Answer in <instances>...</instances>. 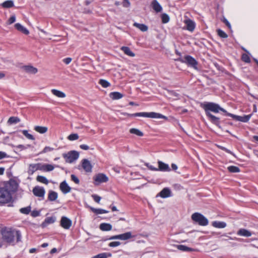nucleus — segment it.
<instances>
[{
	"mask_svg": "<svg viewBox=\"0 0 258 258\" xmlns=\"http://www.w3.org/2000/svg\"><path fill=\"white\" fill-rule=\"evenodd\" d=\"M18 186L16 180L10 179L4 186L0 187V204L10 203L12 200V194L17 190Z\"/></svg>",
	"mask_w": 258,
	"mask_h": 258,
	"instance_id": "1",
	"label": "nucleus"
},
{
	"mask_svg": "<svg viewBox=\"0 0 258 258\" xmlns=\"http://www.w3.org/2000/svg\"><path fill=\"white\" fill-rule=\"evenodd\" d=\"M203 108L207 116L209 118L211 121L217 125L219 124V118L212 114L210 111H212L215 113H218L219 111L227 113L226 110L221 107L218 104L213 102L207 103L204 104Z\"/></svg>",
	"mask_w": 258,
	"mask_h": 258,
	"instance_id": "2",
	"label": "nucleus"
},
{
	"mask_svg": "<svg viewBox=\"0 0 258 258\" xmlns=\"http://www.w3.org/2000/svg\"><path fill=\"white\" fill-rule=\"evenodd\" d=\"M2 237L4 241L9 243L14 242L15 237H17V241L21 240V233L19 231L12 228H4L2 230Z\"/></svg>",
	"mask_w": 258,
	"mask_h": 258,
	"instance_id": "3",
	"label": "nucleus"
},
{
	"mask_svg": "<svg viewBox=\"0 0 258 258\" xmlns=\"http://www.w3.org/2000/svg\"><path fill=\"white\" fill-rule=\"evenodd\" d=\"M122 114L124 115H126L129 117L132 116H142L145 117H149V118H165L166 119L167 117L161 114L155 113L153 112H139L136 113L134 114H129L127 113H122Z\"/></svg>",
	"mask_w": 258,
	"mask_h": 258,
	"instance_id": "4",
	"label": "nucleus"
},
{
	"mask_svg": "<svg viewBox=\"0 0 258 258\" xmlns=\"http://www.w3.org/2000/svg\"><path fill=\"white\" fill-rule=\"evenodd\" d=\"M191 219L201 226H206L209 223L208 220L202 214L199 213H194L191 215Z\"/></svg>",
	"mask_w": 258,
	"mask_h": 258,
	"instance_id": "5",
	"label": "nucleus"
},
{
	"mask_svg": "<svg viewBox=\"0 0 258 258\" xmlns=\"http://www.w3.org/2000/svg\"><path fill=\"white\" fill-rule=\"evenodd\" d=\"M62 156L67 162L71 163L79 158V153L76 151H71L67 153L63 154Z\"/></svg>",
	"mask_w": 258,
	"mask_h": 258,
	"instance_id": "6",
	"label": "nucleus"
},
{
	"mask_svg": "<svg viewBox=\"0 0 258 258\" xmlns=\"http://www.w3.org/2000/svg\"><path fill=\"white\" fill-rule=\"evenodd\" d=\"M182 62L185 63L188 66L192 67L196 70L198 69L197 61L194 57H191L190 55L185 56L183 59Z\"/></svg>",
	"mask_w": 258,
	"mask_h": 258,
	"instance_id": "7",
	"label": "nucleus"
},
{
	"mask_svg": "<svg viewBox=\"0 0 258 258\" xmlns=\"http://www.w3.org/2000/svg\"><path fill=\"white\" fill-rule=\"evenodd\" d=\"M132 237V233L131 232H127L123 234L114 235L110 237L109 239H120V240H127Z\"/></svg>",
	"mask_w": 258,
	"mask_h": 258,
	"instance_id": "8",
	"label": "nucleus"
},
{
	"mask_svg": "<svg viewBox=\"0 0 258 258\" xmlns=\"http://www.w3.org/2000/svg\"><path fill=\"white\" fill-rule=\"evenodd\" d=\"M60 226L65 229H69L72 224V221L65 216H62L60 221Z\"/></svg>",
	"mask_w": 258,
	"mask_h": 258,
	"instance_id": "9",
	"label": "nucleus"
},
{
	"mask_svg": "<svg viewBox=\"0 0 258 258\" xmlns=\"http://www.w3.org/2000/svg\"><path fill=\"white\" fill-rule=\"evenodd\" d=\"M227 115L229 116H231L233 117L234 119H236L237 120L243 122H247L249 119L250 118L251 116V114L247 115H244L243 116H237L235 115H233L232 114L227 113Z\"/></svg>",
	"mask_w": 258,
	"mask_h": 258,
	"instance_id": "10",
	"label": "nucleus"
},
{
	"mask_svg": "<svg viewBox=\"0 0 258 258\" xmlns=\"http://www.w3.org/2000/svg\"><path fill=\"white\" fill-rule=\"evenodd\" d=\"M33 193L36 197L43 198L45 194V190L42 187L35 186L33 189Z\"/></svg>",
	"mask_w": 258,
	"mask_h": 258,
	"instance_id": "11",
	"label": "nucleus"
},
{
	"mask_svg": "<svg viewBox=\"0 0 258 258\" xmlns=\"http://www.w3.org/2000/svg\"><path fill=\"white\" fill-rule=\"evenodd\" d=\"M82 166L85 171L91 172L92 171V166L88 160L86 159H83L82 161Z\"/></svg>",
	"mask_w": 258,
	"mask_h": 258,
	"instance_id": "12",
	"label": "nucleus"
},
{
	"mask_svg": "<svg viewBox=\"0 0 258 258\" xmlns=\"http://www.w3.org/2000/svg\"><path fill=\"white\" fill-rule=\"evenodd\" d=\"M22 69L27 73L35 74L37 73L38 70L32 66H24Z\"/></svg>",
	"mask_w": 258,
	"mask_h": 258,
	"instance_id": "13",
	"label": "nucleus"
},
{
	"mask_svg": "<svg viewBox=\"0 0 258 258\" xmlns=\"http://www.w3.org/2000/svg\"><path fill=\"white\" fill-rule=\"evenodd\" d=\"M162 198H166L171 196V190L168 187L164 188L157 195Z\"/></svg>",
	"mask_w": 258,
	"mask_h": 258,
	"instance_id": "14",
	"label": "nucleus"
},
{
	"mask_svg": "<svg viewBox=\"0 0 258 258\" xmlns=\"http://www.w3.org/2000/svg\"><path fill=\"white\" fill-rule=\"evenodd\" d=\"M59 188L61 191L64 194L70 192L71 190V188L68 185L65 180L60 184Z\"/></svg>",
	"mask_w": 258,
	"mask_h": 258,
	"instance_id": "15",
	"label": "nucleus"
},
{
	"mask_svg": "<svg viewBox=\"0 0 258 258\" xmlns=\"http://www.w3.org/2000/svg\"><path fill=\"white\" fill-rule=\"evenodd\" d=\"M95 182L98 183L105 182L108 181V177L104 174H98L94 178Z\"/></svg>",
	"mask_w": 258,
	"mask_h": 258,
	"instance_id": "16",
	"label": "nucleus"
},
{
	"mask_svg": "<svg viewBox=\"0 0 258 258\" xmlns=\"http://www.w3.org/2000/svg\"><path fill=\"white\" fill-rule=\"evenodd\" d=\"M41 168L42 164L41 163L30 164L29 166V172H31V174H33L37 170H41Z\"/></svg>",
	"mask_w": 258,
	"mask_h": 258,
	"instance_id": "17",
	"label": "nucleus"
},
{
	"mask_svg": "<svg viewBox=\"0 0 258 258\" xmlns=\"http://www.w3.org/2000/svg\"><path fill=\"white\" fill-rule=\"evenodd\" d=\"M237 234L238 235L246 237H250L252 235V233L250 231L244 228L240 229L237 231Z\"/></svg>",
	"mask_w": 258,
	"mask_h": 258,
	"instance_id": "18",
	"label": "nucleus"
},
{
	"mask_svg": "<svg viewBox=\"0 0 258 258\" xmlns=\"http://www.w3.org/2000/svg\"><path fill=\"white\" fill-rule=\"evenodd\" d=\"M158 167H159V168H158V170H160L162 171H170V168L168 164H165L160 161H159L158 162Z\"/></svg>",
	"mask_w": 258,
	"mask_h": 258,
	"instance_id": "19",
	"label": "nucleus"
},
{
	"mask_svg": "<svg viewBox=\"0 0 258 258\" xmlns=\"http://www.w3.org/2000/svg\"><path fill=\"white\" fill-rule=\"evenodd\" d=\"M186 26V29L189 31H193L195 28V23L191 20L188 19L184 21Z\"/></svg>",
	"mask_w": 258,
	"mask_h": 258,
	"instance_id": "20",
	"label": "nucleus"
},
{
	"mask_svg": "<svg viewBox=\"0 0 258 258\" xmlns=\"http://www.w3.org/2000/svg\"><path fill=\"white\" fill-rule=\"evenodd\" d=\"M15 27L17 30H18L19 31L22 32L24 34L26 35H28L29 33V31L28 30H27L25 27L23 26L20 23H16L15 25Z\"/></svg>",
	"mask_w": 258,
	"mask_h": 258,
	"instance_id": "21",
	"label": "nucleus"
},
{
	"mask_svg": "<svg viewBox=\"0 0 258 258\" xmlns=\"http://www.w3.org/2000/svg\"><path fill=\"white\" fill-rule=\"evenodd\" d=\"M153 9L157 13L162 11V7L156 0H154L152 3Z\"/></svg>",
	"mask_w": 258,
	"mask_h": 258,
	"instance_id": "22",
	"label": "nucleus"
},
{
	"mask_svg": "<svg viewBox=\"0 0 258 258\" xmlns=\"http://www.w3.org/2000/svg\"><path fill=\"white\" fill-rule=\"evenodd\" d=\"M123 95L118 92H111L109 94V97L113 100H117L121 98Z\"/></svg>",
	"mask_w": 258,
	"mask_h": 258,
	"instance_id": "23",
	"label": "nucleus"
},
{
	"mask_svg": "<svg viewBox=\"0 0 258 258\" xmlns=\"http://www.w3.org/2000/svg\"><path fill=\"white\" fill-rule=\"evenodd\" d=\"M100 229L102 231H110L112 229V226L108 223H101L99 226Z\"/></svg>",
	"mask_w": 258,
	"mask_h": 258,
	"instance_id": "24",
	"label": "nucleus"
},
{
	"mask_svg": "<svg viewBox=\"0 0 258 258\" xmlns=\"http://www.w3.org/2000/svg\"><path fill=\"white\" fill-rule=\"evenodd\" d=\"M34 130L40 133V134H44L46 133L48 131V128L46 126H35L34 127Z\"/></svg>",
	"mask_w": 258,
	"mask_h": 258,
	"instance_id": "25",
	"label": "nucleus"
},
{
	"mask_svg": "<svg viewBox=\"0 0 258 258\" xmlns=\"http://www.w3.org/2000/svg\"><path fill=\"white\" fill-rule=\"evenodd\" d=\"M55 221V218L53 217L46 218L44 221L42 223V225L43 227L46 226L49 224L53 223Z\"/></svg>",
	"mask_w": 258,
	"mask_h": 258,
	"instance_id": "26",
	"label": "nucleus"
},
{
	"mask_svg": "<svg viewBox=\"0 0 258 258\" xmlns=\"http://www.w3.org/2000/svg\"><path fill=\"white\" fill-rule=\"evenodd\" d=\"M121 50H122L123 51V52L128 55V56H135V54L134 52H133L130 48L128 47H126V46H122L121 47Z\"/></svg>",
	"mask_w": 258,
	"mask_h": 258,
	"instance_id": "27",
	"label": "nucleus"
},
{
	"mask_svg": "<svg viewBox=\"0 0 258 258\" xmlns=\"http://www.w3.org/2000/svg\"><path fill=\"white\" fill-rule=\"evenodd\" d=\"M133 25L139 29L142 32H146L148 30V27L145 24H139L138 23H134Z\"/></svg>",
	"mask_w": 258,
	"mask_h": 258,
	"instance_id": "28",
	"label": "nucleus"
},
{
	"mask_svg": "<svg viewBox=\"0 0 258 258\" xmlns=\"http://www.w3.org/2000/svg\"><path fill=\"white\" fill-rule=\"evenodd\" d=\"M212 226L216 228H223L226 226V224L224 222L214 221L212 223Z\"/></svg>",
	"mask_w": 258,
	"mask_h": 258,
	"instance_id": "29",
	"label": "nucleus"
},
{
	"mask_svg": "<svg viewBox=\"0 0 258 258\" xmlns=\"http://www.w3.org/2000/svg\"><path fill=\"white\" fill-rule=\"evenodd\" d=\"M51 92L54 95L59 98H64L66 97V94L63 92L56 89H52Z\"/></svg>",
	"mask_w": 258,
	"mask_h": 258,
	"instance_id": "30",
	"label": "nucleus"
},
{
	"mask_svg": "<svg viewBox=\"0 0 258 258\" xmlns=\"http://www.w3.org/2000/svg\"><path fill=\"white\" fill-rule=\"evenodd\" d=\"M54 169V166L51 164H42L41 170L44 171H50Z\"/></svg>",
	"mask_w": 258,
	"mask_h": 258,
	"instance_id": "31",
	"label": "nucleus"
},
{
	"mask_svg": "<svg viewBox=\"0 0 258 258\" xmlns=\"http://www.w3.org/2000/svg\"><path fill=\"white\" fill-rule=\"evenodd\" d=\"M175 246L179 250L183 251H192L195 250L194 249L183 245H177Z\"/></svg>",
	"mask_w": 258,
	"mask_h": 258,
	"instance_id": "32",
	"label": "nucleus"
},
{
	"mask_svg": "<svg viewBox=\"0 0 258 258\" xmlns=\"http://www.w3.org/2000/svg\"><path fill=\"white\" fill-rule=\"evenodd\" d=\"M20 121V119L18 117L12 116L10 117L8 120V123L9 124H16Z\"/></svg>",
	"mask_w": 258,
	"mask_h": 258,
	"instance_id": "33",
	"label": "nucleus"
},
{
	"mask_svg": "<svg viewBox=\"0 0 258 258\" xmlns=\"http://www.w3.org/2000/svg\"><path fill=\"white\" fill-rule=\"evenodd\" d=\"M130 133L132 134L136 135L139 137L143 136L144 134L142 132L140 131L139 130L135 128H132L130 130Z\"/></svg>",
	"mask_w": 258,
	"mask_h": 258,
	"instance_id": "34",
	"label": "nucleus"
},
{
	"mask_svg": "<svg viewBox=\"0 0 258 258\" xmlns=\"http://www.w3.org/2000/svg\"><path fill=\"white\" fill-rule=\"evenodd\" d=\"M111 255L112 254L110 253L103 252L96 255L92 258H107L108 257H111Z\"/></svg>",
	"mask_w": 258,
	"mask_h": 258,
	"instance_id": "35",
	"label": "nucleus"
},
{
	"mask_svg": "<svg viewBox=\"0 0 258 258\" xmlns=\"http://www.w3.org/2000/svg\"><path fill=\"white\" fill-rule=\"evenodd\" d=\"M48 199L51 201H54L57 198V194L53 191H50L48 194Z\"/></svg>",
	"mask_w": 258,
	"mask_h": 258,
	"instance_id": "36",
	"label": "nucleus"
},
{
	"mask_svg": "<svg viewBox=\"0 0 258 258\" xmlns=\"http://www.w3.org/2000/svg\"><path fill=\"white\" fill-rule=\"evenodd\" d=\"M2 6L4 8H10L14 6V3L12 1H7L4 2Z\"/></svg>",
	"mask_w": 258,
	"mask_h": 258,
	"instance_id": "37",
	"label": "nucleus"
},
{
	"mask_svg": "<svg viewBox=\"0 0 258 258\" xmlns=\"http://www.w3.org/2000/svg\"><path fill=\"white\" fill-rule=\"evenodd\" d=\"M228 170L231 173H237L240 172V169L235 166H230L227 168Z\"/></svg>",
	"mask_w": 258,
	"mask_h": 258,
	"instance_id": "38",
	"label": "nucleus"
},
{
	"mask_svg": "<svg viewBox=\"0 0 258 258\" xmlns=\"http://www.w3.org/2000/svg\"><path fill=\"white\" fill-rule=\"evenodd\" d=\"M91 210L95 213L97 214H104V213H107L108 211L101 209H95L93 208H91Z\"/></svg>",
	"mask_w": 258,
	"mask_h": 258,
	"instance_id": "39",
	"label": "nucleus"
},
{
	"mask_svg": "<svg viewBox=\"0 0 258 258\" xmlns=\"http://www.w3.org/2000/svg\"><path fill=\"white\" fill-rule=\"evenodd\" d=\"M37 180L39 182H42L44 184H48V181L47 178L43 176L39 175L36 178Z\"/></svg>",
	"mask_w": 258,
	"mask_h": 258,
	"instance_id": "40",
	"label": "nucleus"
},
{
	"mask_svg": "<svg viewBox=\"0 0 258 258\" xmlns=\"http://www.w3.org/2000/svg\"><path fill=\"white\" fill-rule=\"evenodd\" d=\"M99 83L104 88H107L110 86V83L103 79L100 80Z\"/></svg>",
	"mask_w": 258,
	"mask_h": 258,
	"instance_id": "41",
	"label": "nucleus"
},
{
	"mask_svg": "<svg viewBox=\"0 0 258 258\" xmlns=\"http://www.w3.org/2000/svg\"><path fill=\"white\" fill-rule=\"evenodd\" d=\"M22 133L27 139L31 140H35V138L33 137V136L29 134L27 130L22 131Z\"/></svg>",
	"mask_w": 258,
	"mask_h": 258,
	"instance_id": "42",
	"label": "nucleus"
},
{
	"mask_svg": "<svg viewBox=\"0 0 258 258\" xmlns=\"http://www.w3.org/2000/svg\"><path fill=\"white\" fill-rule=\"evenodd\" d=\"M30 211H31V208L30 206L21 208L20 210V211L21 212V213H22L23 214H28L30 213Z\"/></svg>",
	"mask_w": 258,
	"mask_h": 258,
	"instance_id": "43",
	"label": "nucleus"
},
{
	"mask_svg": "<svg viewBox=\"0 0 258 258\" xmlns=\"http://www.w3.org/2000/svg\"><path fill=\"white\" fill-rule=\"evenodd\" d=\"M79 139V136L77 134H72L68 137V139L70 141H74Z\"/></svg>",
	"mask_w": 258,
	"mask_h": 258,
	"instance_id": "44",
	"label": "nucleus"
},
{
	"mask_svg": "<svg viewBox=\"0 0 258 258\" xmlns=\"http://www.w3.org/2000/svg\"><path fill=\"white\" fill-rule=\"evenodd\" d=\"M218 35L221 38H226L228 37V35L222 30H217Z\"/></svg>",
	"mask_w": 258,
	"mask_h": 258,
	"instance_id": "45",
	"label": "nucleus"
},
{
	"mask_svg": "<svg viewBox=\"0 0 258 258\" xmlns=\"http://www.w3.org/2000/svg\"><path fill=\"white\" fill-rule=\"evenodd\" d=\"M162 21L163 23H166L169 21V16L166 14H163L161 16Z\"/></svg>",
	"mask_w": 258,
	"mask_h": 258,
	"instance_id": "46",
	"label": "nucleus"
},
{
	"mask_svg": "<svg viewBox=\"0 0 258 258\" xmlns=\"http://www.w3.org/2000/svg\"><path fill=\"white\" fill-rule=\"evenodd\" d=\"M242 60L245 62H250V58L247 54H243L241 57Z\"/></svg>",
	"mask_w": 258,
	"mask_h": 258,
	"instance_id": "47",
	"label": "nucleus"
},
{
	"mask_svg": "<svg viewBox=\"0 0 258 258\" xmlns=\"http://www.w3.org/2000/svg\"><path fill=\"white\" fill-rule=\"evenodd\" d=\"M71 180L73 181L76 184H79L80 180L79 178L74 174H72L71 176Z\"/></svg>",
	"mask_w": 258,
	"mask_h": 258,
	"instance_id": "48",
	"label": "nucleus"
},
{
	"mask_svg": "<svg viewBox=\"0 0 258 258\" xmlns=\"http://www.w3.org/2000/svg\"><path fill=\"white\" fill-rule=\"evenodd\" d=\"M16 21V17L15 15L12 16L8 21L7 24L8 25H11L14 23Z\"/></svg>",
	"mask_w": 258,
	"mask_h": 258,
	"instance_id": "49",
	"label": "nucleus"
},
{
	"mask_svg": "<svg viewBox=\"0 0 258 258\" xmlns=\"http://www.w3.org/2000/svg\"><path fill=\"white\" fill-rule=\"evenodd\" d=\"M53 150V148L50 147H45L43 150L41 151V153H45L49 152H51Z\"/></svg>",
	"mask_w": 258,
	"mask_h": 258,
	"instance_id": "50",
	"label": "nucleus"
},
{
	"mask_svg": "<svg viewBox=\"0 0 258 258\" xmlns=\"http://www.w3.org/2000/svg\"><path fill=\"white\" fill-rule=\"evenodd\" d=\"M92 197L93 198L94 200L97 203H99L100 200L101 199V198L100 196L96 195H92Z\"/></svg>",
	"mask_w": 258,
	"mask_h": 258,
	"instance_id": "51",
	"label": "nucleus"
},
{
	"mask_svg": "<svg viewBox=\"0 0 258 258\" xmlns=\"http://www.w3.org/2000/svg\"><path fill=\"white\" fill-rule=\"evenodd\" d=\"M120 244V242L119 241H113L109 243V246L110 247H116L118 246Z\"/></svg>",
	"mask_w": 258,
	"mask_h": 258,
	"instance_id": "52",
	"label": "nucleus"
},
{
	"mask_svg": "<svg viewBox=\"0 0 258 258\" xmlns=\"http://www.w3.org/2000/svg\"><path fill=\"white\" fill-rule=\"evenodd\" d=\"M170 93L171 96L174 98V99H176L177 98H178L179 94L178 93H176L175 92L171 91L170 92Z\"/></svg>",
	"mask_w": 258,
	"mask_h": 258,
	"instance_id": "53",
	"label": "nucleus"
},
{
	"mask_svg": "<svg viewBox=\"0 0 258 258\" xmlns=\"http://www.w3.org/2000/svg\"><path fill=\"white\" fill-rule=\"evenodd\" d=\"M72 58L71 57H67V58H66L64 59H63V62H64L66 64H69L71 61H72Z\"/></svg>",
	"mask_w": 258,
	"mask_h": 258,
	"instance_id": "54",
	"label": "nucleus"
},
{
	"mask_svg": "<svg viewBox=\"0 0 258 258\" xmlns=\"http://www.w3.org/2000/svg\"><path fill=\"white\" fill-rule=\"evenodd\" d=\"M40 215V212L38 211H33L31 213V215L34 217H37L38 216Z\"/></svg>",
	"mask_w": 258,
	"mask_h": 258,
	"instance_id": "55",
	"label": "nucleus"
},
{
	"mask_svg": "<svg viewBox=\"0 0 258 258\" xmlns=\"http://www.w3.org/2000/svg\"><path fill=\"white\" fill-rule=\"evenodd\" d=\"M124 2L123 3L122 5L124 7L127 8L130 6V3L129 0H124Z\"/></svg>",
	"mask_w": 258,
	"mask_h": 258,
	"instance_id": "56",
	"label": "nucleus"
},
{
	"mask_svg": "<svg viewBox=\"0 0 258 258\" xmlns=\"http://www.w3.org/2000/svg\"><path fill=\"white\" fill-rule=\"evenodd\" d=\"M146 166L151 170L158 171V169L157 168L154 167L152 165H150L149 164H146Z\"/></svg>",
	"mask_w": 258,
	"mask_h": 258,
	"instance_id": "57",
	"label": "nucleus"
},
{
	"mask_svg": "<svg viewBox=\"0 0 258 258\" xmlns=\"http://www.w3.org/2000/svg\"><path fill=\"white\" fill-rule=\"evenodd\" d=\"M80 147L81 149H82L83 150H87L89 149V147L88 146H87L86 145H84V144L81 145Z\"/></svg>",
	"mask_w": 258,
	"mask_h": 258,
	"instance_id": "58",
	"label": "nucleus"
},
{
	"mask_svg": "<svg viewBox=\"0 0 258 258\" xmlns=\"http://www.w3.org/2000/svg\"><path fill=\"white\" fill-rule=\"evenodd\" d=\"M7 157V154L5 152L0 151V159Z\"/></svg>",
	"mask_w": 258,
	"mask_h": 258,
	"instance_id": "59",
	"label": "nucleus"
},
{
	"mask_svg": "<svg viewBox=\"0 0 258 258\" xmlns=\"http://www.w3.org/2000/svg\"><path fill=\"white\" fill-rule=\"evenodd\" d=\"M223 22L226 25V26L229 28H231V25L229 22L228 21V20L226 19H224L223 20Z\"/></svg>",
	"mask_w": 258,
	"mask_h": 258,
	"instance_id": "60",
	"label": "nucleus"
},
{
	"mask_svg": "<svg viewBox=\"0 0 258 258\" xmlns=\"http://www.w3.org/2000/svg\"><path fill=\"white\" fill-rule=\"evenodd\" d=\"M171 167H172V169L174 170H176L177 169V166L174 163H172L171 164Z\"/></svg>",
	"mask_w": 258,
	"mask_h": 258,
	"instance_id": "61",
	"label": "nucleus"
},
{
	"mask_svg": "<svg viewBox=\"0 0 258 258\" xmlns=\"http://www.w3.org/2000/svg\"><path fill=\"white\" fill-rule=\"evenodd\" d=\"M225 151H226V152H227L228 153L232 154L233 156L235 157V155H234V154L233 152H232L231 151H230L229 150L225 148Z\"/></svg>",
	"mask_w": 258,
	"mask_h": 258,
	"instance_id": "62",
	"label": "nucleus"
},
{
	"mask_svg": "<svg viewBox=\"0 0 258 258\" xmlns=\"http://www.w3.org/2000/svg\"><path fill=\"white\" fill-rule=\"evenodd\" d=\"M5 171V168L4 167H0V175H3L4 174Z\"/></svg>",
	"mask_w": 258,
	"mask_h": 258,
	"instance_id": "63",
	"label": "nucleus"
},
{
	"mask_svg": "<svg viewBox=\"0 0 258 258\" xmlns=\"http://www.w3.org/2000/svg\"><path fill=\"white\" fill-rule=\"evenodd\" d=\"M57 251V249L56 248H52L51 251H50V253H55V252H56Z\"/></svg>",
	"mask_w": 258,
	"mask_h": 258,
	"instance_id": "64",
	"label": "nucleus"
}]
</instances>
